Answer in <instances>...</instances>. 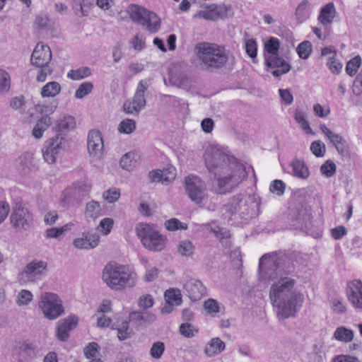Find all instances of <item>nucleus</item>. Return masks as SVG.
I'll return each instance as SVG.
<instances>
[{
  "label": "nucleus",
  "mask_w": 362,
  "mask_h": 362,
  "mask_svg": "<svg viewBox=\"0 0 362 362\" xmlns=\"http://www.w3.org/2000/svg\"><path fill=\"white\" fill-rule=\"evenodd\" d=\"M114 220L111 218H105L102 219L97 227V230H99L103 235H107L113 228Z\"/></svg>",
  "instance_id": "49530a36"
},
{
  "label": "nucleus",
  "mask_w": 362,
  "mask_h": 362,
  "mask_svg": "<svg viewBox=\"0 0 362 362\" xmlns=\"http://www.w3.org/2000/svg\"><path fill=\"white\" fill-rule=\"evenodd\" d=\"M39 308L45 317L50 320L58 318L64 313L62 300L53 293L45 292L41 294Z\"/></svg>",
  "instance_id": "9d476101"
},
{
  "label": "nucleus",
  "mask_w": 362,
  "mask_h": 362,
  "mask_svg": "<svg viewBox=\"0 0 362 362\" xmlns=\"http://www.w3.org/2000/svg\"><path fill=\"white\" fill-rule=\"evenodd\" d=\"M185 187L187 194L192 202L197 204H203L208 199L206 183L198 176L189 175L185 177Z\"/></svg>",
  "instance_id": "9b49d317"
},
{
  "label": "nucleus",
  "mask_w": 362,
  "mask_h": 362,
  "mask_svg": "<svg viewBox=\"0 0 362 362\" xmlns=\"http://www.w3.org/2000/svg\"><path fill=\"white\" fill-rule=\"evenodd\" d=\"M327 64L329 70L335 74H338L342 69V64L334 57H329Z\"/></svg>",
  "instance_id": "338daca9"
},
{
  "label": "nucleus",
  "mask_w": 362,
  "mask_h": 362,
  "mask_svg": "<svg viewBox=\"0 0 362 362\" xmlns=\"http://www.w3.org/2000/svg\"><path fill=\"white\" fill-rule=\"evenodd\" d=\"M361 63V58L360 56H356L349 60L346 66V71L349 76H354L357 69L359 68Z\"/></svg>",
  "instance_id": "09e8293b"
},
{
  "label": "nucleus",
  "mask_w": 362,
  "mask_h": 362,
  "mask_svg": "<svg viewBox=\"0 0 362 362\" xmlns=\"http://www.w3.org/2000/svg\"><path fill=\"white\" fill-rule=\"evenodd\" d=\"M103 141L101 134L98 130H92L88 136L87 148L93 158L99 160L103 156Z\"/></svg>",
  "instance_id": "2eb2a0df"
},
{
  "label": "nucleus",
  "mask_w": 362,
  "mask_h": 362,
  "mask_svg": "<svg viewBox=\"0 0 362 362\" xmlns=\"http://www.w3.org/2000/svg\"><path fill=\"white\" fill-rule=\"evenodd\" d=\"M61 90V86L58 82L52 81L45 85L41 90L42 97H54Z\"/></svg>",
  "instance_id": "f704fd0d"
},
{
  "label": "nucleus",
  "mask_w": 362,
  "mask_h": 362,
  "mask_svg": "<svg viewBox=\"0 0 362 362\" xmlns=\"http://www.w3.org/2000/svg\"><path fill=\"white\" fill-rule=\"evenodd\" d=\"M33 296L30 291L23 289L18 294L16 303L19 306L28 305L32 301Z\"/></svg>",
  "instance_id": "a18cd8bd"
},
{
  "label": "nucleus",
  "mask_w": 362,
  "mask_h": 362,
  "mask_svg": "<svg viewBox=\"0 0 362 362\" xmlns=\"http://www.w3.org/2000/svg\"><path fill=\"white\" fill-rule=\"evenodd\" d=\"M225 348V342L218 337H214L206 344L204 351L208 357H214L223 351Z\"/></svg>",
  "instance_id": "a878e982"
},
{
  "label": "nucleus",
  "mask_w": 362,
  "mask_h": 362,
  "mask_svg": "<svg viewBox=\"0 0 362 362\" xmlns=\"http://www.w3.org/2000/svg\"><path fill=\"white\" fill-rule=\"evenodd\" d=\"M178 252L185 257H190L193 255L194 247L189 240H182L177 246Z\"/></svg>",
  "instance_id": "37998d69"
},
{
  "label": "nucleus",
  "mask_w": 362,
  "mask_h": 362,
  "mask_svg": "<svg viewBox=\"0 0 362 362\" xmlns=\"http://www.w3.org/2000/svg\"><path fill=\"white\" fill-rule=\"evenodd\" d=\"M336 16V9L332 2L327 4L320 12L318 21L323 25H327L332 23Z\"/></svg>",
  "instance_id": "bb28decb"
},
{
  "label": "nucleus",
  "mask_w": 362,
  "mask_h": 362,
  "mask_svg": "<svg viewBox=\"0 0 362 362\" xmlns=\"http://www.w3.org/2000/svg\"><path fill=\"white\" fill-rule=\"evenodd\" d=\"M117 129L119 133L130 134L136 129V122L132 119H124L119 124Z\"/></svg>",
  "instance_id": "58836bf2"
},
{
  "label": "nucleus",
  "mask_w": 362,
  "mask_h": 362,
  "mask_svg": "<svg viewBox=\"0 0 362 362\" xmlns=\"http://www.w3.org/2000/svg\"><path fill=\"white\" fill-rule=\"evenodd\" d=\"M295 120L301 127V128L305 131L306 133H312V129L310 127L308 122L305 118V114L304 112L296 110L294 115Z\"/></svg>",
  "instance_id": "ea45409f"
},
{
  "label": "nucleus",
  "mask_w": 362,
  "mask_h": 362,
  "mask_svg": "<svg viewBox=\"0 0 362 362\" xmlns=\"http://www.w3.org/2000/svg\"><path fill=\"white\" fill-rule=\"evenodd\" d=\"M91 185L86 181L75 182L63 192L62 203L64 206H75L81 204L83 199L89 195Z\"/></svg>",
  "instance_id": "1a4fd4ad"
},
{
  "label": "nucleus",
  "mask_w": 362,
  "mask_h": 362,
  "mask_svg": "<svg viewBox=\"0 0 362 362\" xmlns=\"http://www.w3.org/2000/svg\"><path fill=\"white\" fill-rule=\"evenodd\" d=\"M141 110L132 100H127L123 105V110L127 114L138 115Z\"/></svg>",
  "instance_id": "13d9d810"
},
{
  "label": "nucleus",
  "mask_w": 362,
  "mask_h": 362,
  "mask_svg": "<svg viewBox=\"0 0 362 362\" xmlns=\"http://www.w3.org/2000/svg\"><path fill=\"white\" fill-rule=\"evenodd\" d=\"M93 88V85L91 82H84L81 83L78 89L76 90L75 97L81 99L86 95L89 94Z\"/></svg>",
  "instance_id": "3c124183"
},
{
  "label": "nucleus",
  "mask_w": 362,
  "mask_h": 362,
  "mask_svg": "<svg viewBox=\"0 0 362 362\" xmlns=\"http://www.w3.org/2000/svg\"><path fill=\"white\" fill-rule=\"evenodd\" d=\"M165 351V344L162 341H156L153 344L150 349V355L155 359H159Z\"/></svg>",
  "instance_id": "603ef678"
},
{
  "label": "nucleus",
  "mask_w": 362,
  "mask_h": 362,
  "mask_svg": "<svg viewBox=\"0 0 362 362\" xmlns=\"http://www.w3.org/2000/svg\"><path fill=\"white\" fill-rule=\"evenodd\" d=\"M310 150L317 157H322L325 153V145L320 141H315L310 145Z\"/></svg>",
  "instance_id": "bf43d9fd"
},
{
  "label": "nucleus",
  "mask_w": 362,
  "mask_h": 362,
  "mask_svg": "<svg viewBox=\"0 0 362 362\" xmlns=\"http://www.w3.org/2000/svg\"><path fill=\"white\" fill-rule=\"evenodd\" d=\"M47 267V263L42 260H34L28 263L23 270L18 274L20 280L23 279L24 277L28 279L35 277L36 276L41 275Z\"/></svg>",
  "instance_id": "412c9836"
},
{
  "label": "nucleus",
  "mask_w": 362,
  "mask_h": 362,
  "mask_svg": "<svg viewBox=\"0 0 362 362\" xmlns=\"http://www.w3.org/2000/svg\"><path fill=\"white\" fill-rule=\"evenodd\" d=\"M11 86L10 74L5 70L0 69V95L7 94Z\"/></svg>",
  "instance_id": "72a5a7b5"
},
{
  "label": "nucleus",
  "mask_w": 362,
  "mask_h": 362,
  "mask_svg": "<svg viewBox=\"0 0 362 362\" xmlns=\"http://www.w3.org/2000/svg\"><path fill=\"white\" fill-rule=\"evenodd\" d=\"M346 294L353 307L362 310V281L356 279L349 281L347 284Z\"/></svg>",
  "instance_id": "dca6fc26"
},
{
  "label": "nucleus",
  "mask_w": 362,
  "mask_h": 362,
  "mask_svg": "<svg viewBox=\"0 0 362 362\" xmlns=\"http://www.w3.org/2000/svg\"><path fill=\"white\" fill-rule=\"evenodd\" d=\"M165 226L168 230L174 231L179 229L186 230L187 228V224L180 222L177 218H171L165 222Z\"/></svg>",
  "instance_id": "864d4df0"
},
{
  "label": "nucleus",
  "mask_w": 362,
  "mask_h": 362,
  "mask_svg": "<svg viewBox=\"0 0 362 362\" xmlns=\"http://www.w3.org/2000/svg\"><path fill=\"white\" fill-rule=\"evenodd\" d=\"M291 168V174L300 179L305 180L310 175V171L308 165L303 160L295 158L289 164Z\"/></svg>",
  "instance_id": "393cba45"
},
{
  "label": "nucleus",
  "mask_w": 362,
  "mask_h": 362,
  "mask_svg": "<svg viewBox=\"0 0 362 362\" xmlns=\"http://www.w3.org/2000/svg\"><path fill=\"white\" fill-rule=\"evenodd\" d=\"M153 298L151 295H145L139 298L138 305L143 310H146L151 308L153 305Z\"/></svg>",
  "instance_id": "0e129e2a"
},
{
  "label": "nucleus",
  "mask_w": 362,
  "mask_h": 362,
  "mask_svg": "<svg viewBox=\"0 0 362 362\" xmlns=\"http://www.w3.org/2000/svg\"><path fill=\"white\" fill-rule=\"evenodd\" d=\"M279 41L275 37H271L264 44V49L268 55H276L279 49Z\"/></svg>",
  "instance_id": "de8ad7c7"
},
{
  "label": "nucleus",
  "mask_w": 362,
  "mask_h": 362,
  "mask_svg": "<svg viewBox=\"0 0 362 362\" xmlns=\"http://www.w3.org/2000/svg\"><path fill=\"white\" fill-rule=\"evenodd\" d=\"M352 89L356 95H360L362 93V69L355 78Z\"/></svg>",
  "instance_id": "774afa93"
},
{
  "label": "nucleus",
  "mask_w": 362,
  "mask_h": 362,
  "mask_svg": "<svg viewBox=\"0 0 362 362\" xmlns=\"http://www.w3.org/2000/svg\"><path fill=\"white\" fill-rule=\"evenodd\" d=\"M120 197V192L119 189H110L105 192L103 194L104 199L109 203H114L119 199Z\"/></svg>",
  "instance_id": "680f3d73"
},
{
  "label": "nucleus",
  "mask_w": 362,
  "mask_h": 362,
  "mask_svg": "<svg viewBox=\"0 0 362 362\" xmlns=\"http://www.w3.org/2000/svg\"><path fill=\"white\" fill-rule=\"evenodd\" d=\"M265 64L267 67L274 69L272 74L276 77L288 73L291 69V66L279 54L265 55Z\"/></svg>",
  "instance_id": "4468645a"
},
{
  "label": "nucleus",
  "mask_w": 362,
  "mask_h": 362,
  "mask_svg": "<svg viewBox=\"0 0 362 362\" xmlns=\"http://www.w3.org/2000/svg\"><path fill=\"white\" fill-rule=\"evenodd\" d=\"M52 59V52L48 45L38 43L31 55L30 62L32 65L40 68L37 76V81L44 82L46 77L50 75L53 70L48 64Z\"/></svg>",
  "instance_id": "6e6552de"
},
{
  "label": "nucleus",
  "mask_w": 362,
  "mask_h": 362,
  "mask_svg": "<svg viewBox=\"0 0 362 362\" xmlns=\"http://www.w3.org/2000/svg\"><path fill=\"white\" fill-rule=\"evenodd\" d=\"M257 42L254 39L247 40L245 42V51L247 55L252 58L255 59L257 57Z\"/></svg>",
  "instance_id": "052dcab7"
},
{
  "label": "nucleus",
  "mask_w": 362,
  "mask_h": 362,
  "mask_svg": "<svg viewBox=\"0 0 362 362\" xmlns=\"http://www.w3.org/2000/svg\"><path fill=\"white\" fill-rule=\"evenodd\" d=\"M296 51L300 58L306 59L311 54L312 44L308 40L303 41L298 45Z\"/></svg>",
  "instance_id": "79ce46f5"
},
{
  "label": "nucleus",
  "mask_w": 362,
  "mask_h": 362,
  "mask_svg": "<svg viewBox=\"0 0 362 362\" xmlns=\"http://www.w3.org/2000/svg\"><path fill=\"white\" fill-rule=\"evenodd\" d=\"M289 216L294 229L302 230L308 234L314 235L313 233L311 232L310 208L305 202H298L294 203L290 208Z\"/></svg>",
  "instance_id": "0eeeda50"
},
{
  "label": "nucleus",
  "mask_w": 362,
  "mask_h": 362,
  "mask_svg": "<svg viewBox=\"0 0 362 362\" xmlns=\"http://www.w3.org/2000/svg\"><path fill=\"white\" fill-rule=\"evenodd\" d=\"M91 75V70L88 67H81L76 70H71L67 74V77L75 81L81 80Z\"/></svg>",
  "instance_id": "4c0bfd02"
},
{
  "label": "nucleus",
  "mask_w": 362,
  "mask_h": 362,
  "mask_svg": "<svg viewBox=\"0 0 362 362\" xmlns=\"http://www.w3.org/2000/svg\"><path fill=\"white\" fill-rule=\"evenodd\" d=\"M136 155L132 152L124 154L119 160L121 168L129 171L136 166Z\"/></svg>",
  "instance_id": "c9c22d12"
},
{
  "label": "nucleus",
  "mask_w": 362,
  "mask_h": 362,
  "mask_svg": "<svg viewBox=\"0 0 362 362\" xmlns=\"http://www.w3.org/2000/svg\"><path fill=\"white\" fill-rule=\"evenodd\" d=\"M285 188L286 185L282 180H275L271 183L269 190L272 193L281 196L284 193Z\"/></svg>",
  "instance_id": "4d7b16f0"
},
{
  "label": "nucleus",
  "mask_w": 362,
  "mask_h": 362,
  "mask_svg": "<svg viewBox=\"0 0 362 362\" xmlns=\"http://www.w3.org/2000/svg\"><path fill=\"white\" fill-rule=\"evenodd\" d=\"M320 129L334 146L339 154L344 155L346 153V141L339 134L332 132L325 124H320Z\"/></svg>",
  "instance_id": "5701e85b"
},
{
  "label": "nucleus",
  "mask_w": 362,
  "mask_h": 362,
  "mask_svg": "<svg viewBox=\"0 0 362 362\" xmlns=\"http://www.w3.org/2000/svg\"><path fill=\"white\" fill-rule=\"evenodd\" d=\"M195 50L199 59L206 70L220 69L228 61V55L224 48L216 44L202 42L196 46Z\"/></svg>",
  "instance_id": "20e7f679"
},
{
  "label": "nucleus",
  "mask_w": 362,
  "mask_h": 362,
  "mask_svg": "<svg viewBox=\"0 0 362 362\" xmlns=\"http://www.w3.org/2000/svg\"><path fill=\"white\" fill-rule=\"evenodd\" d=\"M136 229L137 235L146 249L154 252L161 251L164 249L167 238L155 230L151 225L140 223Z\"/></svg>",
  "instance_id": "423d86ee"
},
{
  "label": "nucleus",
  "mask_w": 362,
  "mask_h": 362,
  "mask_svg": "<svg viewBox=\"0 0 362 362\" xmlns=\"http://www.w3.org/2000/svg\"><path fill=\"white\" fill-rule=\"evenodd\" d=\"M101 211L100 203L92 200L86 204L85 215L87 218L95 220L101 215Z\"/></svg>",
  "instance_id": "2f4dec72"
},
{
  "label": "nucleus",
  "mask_w": 362,
  "mask_h": 362,
  "mask_svg": "<svg viewBox=\"0 0 362 362\" xmlns=\"http://www.w3.org/2000/svg\"><path fill=\"white\" fill-rule=\"evenodd\" d=\"M156 315L149 312L133 311L129 314V321L139 329L146 325L152 324L156 320Z\"/></svg>",
  "instance_id": "b1692460"
},
{
  "label": "nucleus",
  "mask_w": 362,
  "mask_h": 362,
  "mask_svg": "<svg viewBox=\"0 0 362 362\" xmlns=\"http://www.w3.org/2000/svg\"><path fill=\"white\" fill-rule=\"evenodd\" d=\"M310 8L308 0L302 1L296 9V18L298 23H303L310 17Z\"/></svg>",
  "instance_id": "c85d7f7f"
},
{
  "label": "nucleus",
  "mask_w": 362,
  "mask_h": 362,
  "mask_svg": "<svg viewBox=\"0 0 362 362\" xmlns=\"http://www.w3.org/2000/svg\"><path fill=\"white\" fill-rule=\"evenodd\" d=\"M180 332L185 337L191 338L198 333V329L189 323H183L180 326Z\"/></svg>",
  "instance_id": "5fc2aeb1"
},
{
  "label": "nucleus",
  "mask_w": 362,
  "mask_h": 362,
  "mask_svg": "<svg viewBox=\"0 0 362 362\" xmlns=\"http://www.w3.org/2000/svg\"><path fill=\"white\" fill-rule=\"evenodd\" d=\"M10 221L17 232L28 230L33 226V216L30 211L21 205H16L11 213Z\"/></svg>",
  "instance_id": "ddd939ff"
},
{
  "label": "nucleus",
  "mask_w": 362,
  "mask_h": 362,
  "mask_svg": "<svg viewBox=\"0 0 362 362\" xmlns=\"http://www.w3.org/2000/svg\"><path fill=\"white\" fill-rule=\"evenodd\" d=\"M293 270L291 259L285 252L265 254L259 261V279L276 281L270 287L269 298L281 319L295 317L304 300L303 295L295 289L296 280L287 276Z\"/></svg>",
  "instance_id": "f257e3e1"
},
{
  "label": "nucleus",
  "mask_w": 362,
  "mask_h": 362,
  "mask_svg": "<svg viewBox=\"0 0 362 362\" xmlns=\"http://www.w3.org/2000/svg\"><path fill=\"white\" fill-rule=\"evenodd\" d=\"M148 86L146 81L144 80L140 81L138 83L134 95L132 99L134 103H136L139 107H141L142 109L146 106L144 93L148 89Z\"/></svg>",
  "instance_id": "cd10ccee"
},
{
  "label": "nucleus",
  "mask_w": 362,
  "mask_h": 362,
  "mask_svg": "<svg viewBox=\"0 0 362 362\" xmlns=\"http://www.w3.org/2000/svg\"><path fill=\"white\" fill-rule=\"evenodd\" d=\"M37 169L38 167L35 163L33 153L26 152L19 157L18 170L21 175H28Z\"/></svg>",
  "instance_id": "4be33fe9"
},
{
  "label": "nucleus",
  "mask_w": 362,
  "mask_h": 362,
  "mask_svg": "<svg viewBox=\"0 0 362 362\" xmlns=\"http://www.w3.org/2000/svg\"><path fill=\"white\" fill-rule=\"evenodd\" d=\"M173 83L175 86L186 90H189L192 87L191 79L184 74H180Z\"/></svg>",
  "instance_id": "8fccbe9b"
},
{
  "label": "nucleus",
  "mask_w": 362,
  "mask_h": 362,
  "mask_svg": "<svg viewBox=\"0 0 362 362\" xmlns=\"http://www.w3.org/2000/svg\"><path fill=\"white\" fill-rule=\"evenodd\" d=\"M204 308L208 313L214 315L219 312L218 303L214 299L209 298L204 302Z\"/></svg>",
  "instance_id": "e2e57ef3"
},
{
  "label": "nucleus",
  "mask_w": 362,
  "mask_h": 362,
  "mask_svg": "<svg viewBox=\"0 0 362 362\" xmlns=\"http://www.w3.org/2000/svg\"><path fill=\"white\" fill-rule=\"evenodd\" d=\"M78 324V317L71 315L58 322L57 337L62 341H66L69 337V332L74 329Z\"/></svg>",
  "instance_id": "aec40b11"
},
{
  "label": "nucleus",
  "mask_w": 362,
  "mask_h": 362,
  "mask_svg": "<svg viewBox=\"0 0 362 362\" xmlns=\"http://www.w3.org/2000/svg\"><path fill=\"white\" fill-rule=\"evenodd\" d=\"M320 172L327 177H332L336 172L335 163L330 160H327L321 165Z\"/></svg>",
  "instance_id": "6e6d98bb"
},
{
  "label": "nucleus",
  "mask_w": 362,
  "mask_h": 362,
  "mask_svg": "<svg viewBox=\"0 0 362 362\" xmlns=\"http://www.w3.org/2000/svg\"><path fill=\"white\" fill-rule=\"evenodd\" d=\"M61 150L62 142L58 136L47 141L42 150L45 160L49 164L54 163Z\"/></svg>",
  "instance_id": "f3484780"
},
{
  "label": "nucleus",
  "mask_w": 362,
  "mask_h": 362,
  "mask_svg": "<svg viewBox=\"0 0 362 362\" xmlns=\"http://www.w3.org/2000/svg\"><path fill=\"white\" fill-rule=\"evenodd\" d=\"M216 236L219 238L221 243L226 247H230L231 243L230 240V232L224 228H217L214 230Z\"/></svg>",
  "instance_id": "a19ab883"
},
{
  "label": "nucleus",
  "mask_w": 362,
  "mask_h": 362,
  "mask_svg": "<svg viewBox=\"0 0 362 362\" xmlns=\"http://www.w3.org/2000/svg\"><path fill=\"white\" fill-rule=\"evenodd\" d=\"M127 12L133 22L141 25L150 33L159 30L161 21L156 13L136 4L129 6Z\"/></svg>",
  "instance_id": "39448f33"
},
{
  "label": "nucleus",
  "mask_w": 362,
  "mask_h": 362,
  "mask_svg": "<svg viewBox=\"0 0 362 362\" xmlns=\"http://www.w3.org/2000/svg\"><path fill=\"white\" fill-rule=\"evenodd\" d=\"M149 177L151 182H168L170 180V177L167 176L166 173H164V171L157 170H152L149 173ZM174 177H172L171 179H173Z\"/></svg>",
  "instance_id": "c03bdc74"
},
{
  "label": "nucleus",
  "mask_w": 362,
  "mask_h": 362,
  "mask_svg": "<svg viewBox=\"0 0 362 362\" xmlns=\"http://www.w3.org/2000/svg\"><path fill=\"white\" fill-rule=\"evenodd\" d=\"M184 290L192 301L199 300L206 294V291L202 283L197 279H190L184 284Z\"/></svg>",
  "instance_id": "a211bd4d"
},
{
  "label": "nucleus",
  "mask_w": 362,
  "mask_h": 362,
  "mask_svg": "<svg viewBox=\"0 0 362 362\" xmlns=\"http://www.w3.org/2000/svg\"><path fill=\"white\" fill-rule=\"evenodd\" d=\"M354 332L345 327H339L334 333V337L341 342H350L354 338Z\"/></svg>",
  "instance_id": "473e14b6"
},
{
  "label": "nucleus",
  "mask_w": 362,
  "mask_h": 362,
  "mask_svg": "<svg viewBox=\"0 0 362 362\" xmlns=\"http://www.w3.org/2000/svg\"><path fill=\"white\" fill-rule=\"evenodd\" d=\"M165 299L168 303L180 305L182 303V296L180 290L170 288L165 292Z\"/></svg>",
  "instance_id": "e433bc0d"
},
{
  "label": "nucleus",
  "mask_w": 362,
  "mask_h": 362,
  "mask_svg": "<svg viewBox=\"0 0 362 362\" xmlns=\"http://www.w3.org/2000/svg\"><path fill=\"white\" fill-rule=\"evenodd\" d=\"M102 279L111 289L120 291L134 287L137 276L127 267L111 262L103 268Z\"/></svg>",
  "instance_id": "7ed1b4c3"
},
{
  "label": "nucleus",
  "mask_w": 362,
  "mask_h": 362,
  "mask_svg": "<svg viewBox=\"0 0 362 362\" xmlns=\"http://www.w3.org/2000/svg\"><path fill=\"white\" fill-rule=\"evenodd\" d=\"M216 13L217 16V19L226 18L232 15V7L227 5H221L216 8Z\"/></svg>",
  "instance_id": "69168bd1"
},
{
  "label": "nucleus",
  "mask_w": 362,
  "mask_h": 362,
  "mask_svg": "<svg viewBox=\"0 0 362 362\" xmlns=\"http://www.w3.org/2000/svg\"><path fill=\"white\" fill-rule=\"evenodd\" d=\"M74 223H69L60 228H49L45 231V235L47 238L59 239L65 232L71 230Z\"/></svg>",
  "instance_id": "c756f323"
},
{
  "label": "nucleus",
  "mask_w": 362,
  "mask_h": 362,
  "mask_svg": "<svg viewBox=\"0 0 362 362\" xmlns=\"http://www.w3.org/2000/svg\"><path fill=\"white\" fill-rule=\"evenodd\" d=\"M100 242V235L97 233L83 232L82 236L76 238L73 245L80 250H90L96 247Z\"/></svg>",
  "instance_id": "6ab92c4d"
},
{
  "label": "nucleus",
  "mask_w": 362,
  "mask_h": 362,
  "mask_svg": "<svg viewBox=\"0 0 362 362\" xmlns=\"http://www.w3.org/2000/svg\"><path fill=\"white\" fill-rule=\"evenodd\" d=\"M76 127L75 118L70 115H64L59 120L57 124L58 131L62 134H65L72 130Z\"/></svg>",
  "instance_id": "7c9ffc66"
},
{
  "label": "nucleus",
  "mask_w": 362,
  "mask_h": 362,
  "mask_svg": "<svg viewBox=\"0 0 362 362\" xmlns=\"http://www.w3.org/2000/svg\"><path fill=\"white\" fill-rule=\"evenodd\" d=\"M227 211L231 214L239 213L243 218L248 220L255 215L257 204L252 198L243 195L233 197L227 205Z\"/></svg>",
  "instance_id": "f8f14e48"
},
{
  "label": "nucleus",
  "mask_w": 362,
  "mask_h": 362,
  "mask_svg": "<svg viewBox=\"0 0 362 362\" xmlns=\"http://www.w3.org/2000/svg\"><path fill=\"white\" fill-rule=\"evenodd\" d=\"M204 158L206 168L214 176L211 191L216 194L230 193L247 176L245 166L218 146H209Z\"/></svg>",
  "instance_id": "f03ea898"
}]
</instances>
